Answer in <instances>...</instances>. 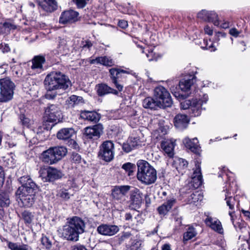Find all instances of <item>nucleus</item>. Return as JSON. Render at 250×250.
<instances>
[{
	"mask_svg": "<svg viewBox=\"0 0 250 250\" xmlns=\"http://www.w3.org/2000/svg\"><path fill=\"white\" fill-rule=\"evenodd\" d=\"M189 121V119L186 115L179 114L175 117L174 124L176 128L179 129H183L187 128Z\"/></svg>",
	"mask_w": 250,
	"mask_h": 250,
	"instance_id": "23",
	"label": "nucleus"
},
{
	"mask_svg": "<svg viewBox=\"0 0 250 250\" xmlns=\"http://www.w3.org/2000/svg\"><path fill=\"white\" fill-rule=\"evenodd\" d=\"M231 189L228 190L226 192L225 200L226 201V203L228 206H229V209L231 211H229V214L230 217V219L232 222L233 221V215L234 214V211H233L234 209V206L235 204L236 200L234 197H233L231 196H230L231 194Z\"/></svg>",
	"mask_w": 250,
	"mask_h": 250,
	"instance_id": "28",
	"label": "nucleus"
},
{
	"mask_svg": "<svg viewBox=\"0 0 250 250\" xmlns=\"http://www.w3.org/2000/svg\"><path fill=\"white\" fill-rule=\"evenodd\" d=\"M85 224L83 220L75 216L67 221V224L59 230L63 239L71 241H77L79 235L84 232Z\"/></svg>",
	"mask_w": 250,
	"mask_h": 250,
	"instance_id": "4",
	"label": "nucleus"
},
{
	"mask_svg": "<svg viewBox=\"0 0 250 250\" xmlns=\"http://www.w3.org/2000/svg\"><path fill=\"white\" fill-rule=\"evenodd\" d=\"M179 167L180 169H185L188 167V162L183 159H179Z\"/></svg>",
	"mask_w": 250,
	"mask_h": 250,
	"instance_id": "47",
	"label": "nucleus"
},
{
	"mask_svg": "<svg viewBox=\"0 0 250 250\" xmlns=\"http://www.w3.org/2000/svg\"><path fill=\"white\" fill-rule=\"evenodd\" d=\"M109 72L112 80V83L115 84V86L119 90V91H121L123 90V85L118 83L117 79L118 77V75L120 73H125L126 72V71L124 70L111 68L109 70Z\"/></svg>",
	"mask_w": 250,
	"mask_h": 250,
	"instance_id": "30",
	"label": "nucleus"
},
{
	"mask_svg": "<svg viewBox=\"0 0 250 250\" xmlns=\"http://www.w3.org/2000/svg\"><path fill=\"white\" fill-rule=\"evenodd\" d=\"M6 161L9 167L12 168L15 166V161L12 156L7 158Z\"/></svg>",
	"mask_w": 250,
	"mask_h": 250,
	"instance_id": "49",
	"label": "nucleus"
},
{
	"mask_svg": "<svg viewBox=\"0 0 250 250\" xmlns=\"http://www.w3.org/2000/svg\"><path fill=\"white\" fill-rule=\"evenodd\" d=\"M92 46V43L89 41H86L85 43L83 44V47H87L89 48Z\"/></svg>",
	"mask_w": 250,
	"mask_h": 250,
	"instance_id": "64",
	"label": "nucleus"
},
{
	"mask_svg": "<svg viewBox=\"0 0 250 250\" xmlns=\"http://www.w3.org/2000/svg\"><path fill=\"white\" fill-rule=\"evenodd\" d=\"M3 26L6 28H8L9 29H14L16 28V26L8 22H5L3 24Z\"/></svg>",
	"mask_w": 250,
	"mask_h": 250,
	"instance_id": "59",
	"label": "nucleus"
},
{
	"mask_svg": "<svg viewBox=\"0 0 250 250\" xmlns=\"http://www.w3.org/2000/svg\"><path fill=\"white\" fill-rule=\"evenodd\" d=\"M74 192L72 189L62 188L60 190L58 193L59 197L64 200H68L71 196L74 195Z\"/></svg>",
	"mask_w": 250,
	"mask_h": 250,
	"instance_id": "35",
	"label": "nucleus"
},
{
	"mask_svg": "<svg viewBox=\"0 0 250 250\" xmlns=\"http://www.w3.org/2000/svg\"><path fill=\"white\" fill-rule=\"evenodd\" d=\"M79 13L73 10L63 12L60 17L59 22L66 24L72 23L78 20Z\"/></svg>",
	"mask_w": 250,
	"mask_h": 250,
	"instance_id": "14",
	"label": "nucleus"
},
{
	"mask_svg": "<svg viewBox=\"0 0 250 250\" xmlns=\"http://www.w3.org/2000/svg\"><path fill=\"white\" fill-rule=\"evenodd\" d=\"M197 17L204 21L212 22L215 26H218L220 25L218 15L214 11L202 10L197 14Z\"/></svg>",
	"mask_w": 250,
	"mask_h": 250,
	"instance_id": "13",
	"label": "nucleus"
},
{
	"mask_svg": "<svg viewBox=\"0 0 250 250\" xmlns=\"http://www.w3.org/2000/svg\"><path fill=\"white\" fill-rule=\"evenodd\" d=\"M154 97L157 101L160 102L162 108L169 107L172 104L169 92L162 86H158L155 88Z\"/></svg>",
	"mask_w": 250,
	"mask_h": 250,
	"instance_id": "8",
	"label": "nucleus"
},
{
	"mask_svg": "<svg viewBox=\"0 0 250 250\" xmlns=\"http://www.w3.org/2000/svg\"><path fill=\"white\" fill-rule=\"evenodd\" d=\"M103 127L100 124L92 126H88L84 129L85 137L88 139H97L103 132Z\"/></svg>",
	"mask_w": 250,
	"mask_h": 250,
	"instance_id": "15",
	"label": "nucleus"
},
{
	"mask_svg": "<svg viewBox=\"0 0 250 250\" xmlns=\"http://www.w3.org/2000/svg\"><path fill=\"white\" fill-rule=\"evenodd\" d=\"M96 90L97 94L99 96H103L109 93H112L115 95H117L118 94V92L117 90L110 87L104 83L97 84L96 86Z\"/></svg>",
	"mask_w": 250,
	"mask_h": 250,
	"instance_id": "27",
	"label": "nucleus"
},
{
	"mask_svg": "<svg viewBox=\"0 0 250 250\" xmlns=\"http://www.w3.org/2000/svg\"><path fill=\"white\" fill-rule=\"evenodd\" d=\"M38 5L47 12H52L58 7L56 0H36Z\"/></svg>",
	"mask_w": 250,
	"mask_h": 250,
	"instance_id": "20",
	"label": "nucleus"
},
{
	"mask_svg": "<svg viewBox=\"0 0 250 250\" xmlns=\"http://www.w3.org/2000/svg\"><path fill=\"white\" fill-rule=\"evenodd\" d=\"M175 202V199L173 197L168 195L166 202L158 208L157 210L159 213L161 215L166 214L171 209Z\"/></svg>",
	"mask_w": 250,
	"mask_h": 250,
	"instance_id": "21",
	"label": "nucleus"
},
{
	"mask_svg": "<svg viewBox=\"0 0 250 250\" xmlns=\"http://www.w3.org/2000/svg\"><path fill=\"white\" fill-rule=\"evenodd\" d=\"M44 129V127L41 126H39L38 128H35L33 130L35 133H36L38 135H39L43 132Z\"/></svg>",
	"mask_w": 250,
	"mask_h": 250,
	"instance_id": "58",
	"label": "nucleus"
},
{
	"mask_svg": "<svg viewBox=\"0 0 250 250\" xmlns=\"http://www.w3.org/2000/svg\"><path fill=\"white\" fill-rule=\"evenodd\" d=\"M67 150L63 146L50 147L44 151L41 155V159L43 162L48 165L57 163L66 155Z\"/></svg>",
	"mask_w": 250,
	"mask_h": 250,
	"instance_id": "6",
	"label": "nucleus"
},
{
	"mask_svg": "<svg viewBox=\"0 0 250 250\" xmlns=\"http://www.w3.org/2000/svg\"><path fill=\"white\" fill-rule=\"evenodd\" d=\"M206 224L216 232L223 234L224 229L221 222L216 218L208 216L205 220Z\"/></svg>",
	"mask_w": 250,
	"mask_h": 250,
	"instance_id": "19",
	"label": "nucleus"
},
{
	"mask_svg": "<svg viewBox=\"0 0 250 250\" xmlns=\"http://www.w3.org/2000/svg\"><path fill=\"white\" fill-rule=\"evenodd\" d=\"M168 193H169L168 192L166 191H164L163 190H162L161 191H159V195L161 197V198H163L164 197H166Z\"/></svg>",
	"mask_w": 250,
	"mask_h": 250,
	"instance_id": "62",
	"label": "nucleus"
},
{
	"mask_svg": "<svg viewBox=\"0 0 250 250\" xmlns=\"http://www.w3.org/2000/svg\"><path fill=\"white\" fill-rule=\"evenodd\" d=\"M197 232L194 228L192 227H189L187 231L184 233L183 235V241L185 243L196 235Z\"/></svg>",
	"mask_w": 250,
	"mask_h": 250,
	"instance_id": "36",
	"label": "nucleus"
},
{
	"mask_svg": "<svg viewBox=\"0 0 250 250\" xmlns=\"http://www.w3.org/2000/svg\"><path fill=\"white\" fill-rule=\"evenodd\" d=\"M183 143L186 147L190 149L192 152L196 154H199L200 147L198 145V141L197 138H194L190 140L188 137H186L184 139Z\"/></svg>",
	"mask_w": 250,
	"mask_h": 250,
	"instance_id": "24",
	"label": "nucleus"
},
{
	"mask_svg": "<svg viewBox=\"0 0 250 250\" xmlns=\"http://www.w3.org/2000/svg\"><path fill=\"white\" fill-rule=\"evenodd\" d=\"M59 44L58 45L60 47L61 46H62L66 44V41L64 39H62L59 37L58 40Z\"/></svg>",
	"mask_w": 250,
	"mask_h": 250,
	"instance_id": "60",
	"label": "nucleus"
},
{
	"mask_svg": "<svg viewBox=\"0 0 250 250\" xmlns=\"http://www.w3.org/2000/svg\"><path fill=\"white\" fill-rule=\"evenodd\" d=\"M176 87L171 86L170 90L174 96L179 100H182L180 102L181 108L184 110L189 109L191 110L190 114L192 116H198L201 113L203 108L202 106L206 104L208 100V95L202 93L199 94L198 97L193 99L191 101L190 100H185L188 96V95L182 94L179 92L175 91Z\"/></svg>",
	"mask_w": 250,
	"mask_h": 250,
	"instance_id": "2",
	"label": "nucleus"
},
{
	"mask_svg": "<svg viewBox=\"0 0 250 250\" xmlns=\"http://www.w3.org/2000/svg\"><path fill=\"white\" fill-rule=\"evenodd\" d=\"M42 243L47 249L51 248L52 246V241L49 238L45 235H43L42 238Z\"/></svg>",
	"mask_w": 250,
	"mask_h": 250,
	"instance_id": "42",
	"label": "nucleus"
},
{
	"mask_svg": "<svg viewBox=\"0 0 250 250\" xmlns=\"http://www.w3.org/2000/svg\"><path fill=\"white\" fill-rule=\"evenodd\" d=\"M46 90L45 97L47 99H54L62 92L67 89L71 85L67 76L60 72H52L48 74L44 81Z\"/></svg>",
	"mask_w": 250,
	"mask_h": 250,
	"instance_id": "1",
	"label": "nucleus"
},
{
	"mask_svg": "<svg viewBox=\"0 0 250 250\" xmlns=\"http://www.w3.org/2000/svg\"><path fill=\"white\" fill-rule=\"evenodd\" d=\"M4 181V173L2 167L0 166V186L2 185Z\"/></svg>",
	"mask_w": 250,
	"mask_h": 250,
	"instance_id": "51",
	"label": "nucleus"
},
{
	"mask_svg": "<svg viewBox=\"0 0 250 250\" xmlns=\"http://www.w3.org/2000/svg\"><path fill=\"white\" fill-rule=\"evenodd\" d=\"M10 201L7 194L0 195V207H7L10 204Z\"/></svg>",
	"mask_w": 250,
	"mask_h": 250,
	"instance_id": "39",
	"label": "nucleus"
},
{
	"mask_svg": "<svg viewBox=\"0 0 250 250\" xmlns=\"http://www.w3.org/2000/svg\"><path fill=\"white\" fill-rule=\"evenodd\" d=\"M175 146L174 141L168 139L163 141L161 144V148L169 157H172L174 155Z\"/></svg>",
	"mask_w": 250,
	"mask_h": 250,
	"instance_id": "25",
	"label": "nucleus"
},
{
	"mask_svg": "<svg viewBox=\"0 0 250 250\" xmlns=\"http://www.w3.org/2000/svg\"><path fill=\"white\" fill-rule=\"evenodd\" d=\"M72 250H87L86 248L81 245H77L73 247Z\"/></svg>",
	"mask_w": 250,
	"mask_h": 250,
	"instance_id": "57",
	"label": "nucleus"
},
{
	"mask_svg": "<svg viewBox=\"0 0 250 250\" xmlns=\"http://www.w3.org/2000/svg\"><path fill=\"white\" fill-rule=\"evenodd\" d=\"M234 225V227L236 228L237 230H240L242 231H243L244 229H246V224L245 222L241 221L236 223V224H234V222H232Z\"/></svg>",
	"mask_w": 250,
	"mask_h": 250,
	"instance_id": "43",
	"label": "nucleus"
},
{
	"mask_svg": "<svg viewBox=\"0 0 250 250\" xmlns=\"http://www.w3.org/2000/svg\"><path fill=\"white\" fill-rule=\"evenodd\" d=\"M114 146L111 141H106L103 143L100 146L98 156L100 159L105 162H110L114 158Z\"/></svg>",
	"mask_w": 250,
	"mask_h": 250,
	"instance_id": "9",
	"label": "nucleus"
},
{
	"mask_svg": "<svg viewBox=\"0 0 250 250\" xmlns=\"http://www.w3.org/2000/svg\"><path fill=\"white\" fill-rule=\"evenodd\" d=\"M205 33L209 36L213 34V30L211 27L207 25L204 27Z\"/></svg>",
	"mask_w": 250,
	"mask_h": 250,
	"instance_id": "52",
	"label": "nucleus"
},
{
	"mask_svg": "<svg viewBox=\"0 0 250 250\" xmlns=\"http://www.w3.org/2000/svg\"><path fill=\"white\" fill-rule=\"evenodd\" d=\"M135 147V145H130L129 143L124 144L123 146V150L126 152H129Z\"/></svg>",
	"mask_w": 250,
	"mask_h": 250,
	"instance_id": "45",
	"label": "nucleus"
},
{
	"mask_svg": "<svg viewBox=\"0 0 250 250\" xmlns=\"http://www.w3.org/2000/svg\"><path fill=\"white\" fill-rule=\"evenodd\" d=\"M0 48H2V51L3 53L8 52L10 50L9 46L7 44H0Z\"/></svg>",
	"mask_w": 250,
	"mask_h": 250,
	"instance_id": "54",
	"label": "nucleus"
},
{
	"mask_svg": "<svg viewBox=\"0 0 250 250\" xmlns=\"http://www.w3.org/2000/svg\"><path fill=\"white\" fill-rule=\"evenodd\" d=\"M20 182L22 186L17 190V195L24 207H30L34 202L37 186L28 176L21 177Z\"/></svg>",
	"mask_w": 250,
	"mask_h": 250,
	"instance_id": "3",
	"label": "nucleus"
},
{
	"mask_svg": "<svg viewBox=\"0 0 250 250\" xmlns=\"http://www.w3.org/2000/svg\"><path fill=\"white\" fill-rule=\"evenodd\" d=\"M80 116L82 119L94 122H98L100 118L99 114L94 111H82Z\"/></svg>",
	"mask_w": 250,
	"mask_h": 250,
	"instance_id": "32",
	"label": "nucleus"
},
{
	"mask_svg": "<svg viewBox=\"0 0 250 250\" xmlns=\"http://www.w3.org/2000/svg\"><path fill=\"white\" fill-rule=\"evenodd\" d=\"M83 98L80 96L72 95L67 100L68 104L72 106L83 102Z\"/></svg>",
	"mask_w": 250,
	"mask_h": 250,
	"instance_id": "37",
	"label": "nucleus"
},
{
	"mask_svg": "<svg viewBox=\"0 0 250 250\" xmlns=\"http://www.w3.org/2000/svg\"><path fill=\"white\" fill-rule=\"evenodd\" d=\"M122 168L127 173L128 176H131L134 171L135 166L131 163H127L123 165Z\"/></svg>",
	"mask_w": 250,
	"mask_h": 250,
	"instance_id": "38",
	"label": "nucleus"
},
{
	"mask_svg": "<svg viewBox=\"0 0 250 250\" xmlns=\"http://www.w3.org/2000/svg\"><path fill=\"white\" fill-rule=\"evenodd\" d=\"M90 63L91 64H101L106 66H111L114 64V62L110 58L104 56L92 59L90 60Z\"/></svg>",
	"mask_w": 250,
	"mask_h": 250,
	"instance_id": "31",
	"label": "nucleus"
},
{
	"mask_svg": "<svg viewBox=\"0 0 250 250\" xmlns=\"http://www.w3.org/2000/svg\"><path fill=\"white\" fill-rule=\"evenodd\" d=\"M220 27L222 28L226 29L229 27V23L228 21H224L220 24Z\"/></svg>",
	"mask_w": 250,
	"mask_h": 250,
	"instance_id": "63",
	"label": "nucleus"
},
{
	"mask_svg": "<svg viewBox=\"0 0 250 250\" xmlns=\"http://www.w3.org/2000/svg\"><path fill=\"white\" fill-rule=\"evenodd\" d=\"M88 0H76V1L78 7L83 8L85 6L87 1Z\"/></svg>",
	"mask_w": 250,
	"mask_h": 250,
	"instance_id": "50",
	"label": "nucleus"
},
{
	"mask_svg": "<svg viewBox=\"0 0 250 250\" xmlns=\"http://www.w3.org/2000/svg\"><path fill=\"white\" fill-rule=\"evenodd\" d=\"M162 250H172L171 245L169 244H164L161 248Z\"/></svg>",
	"mask_w": 250,
	"mask_h": 250,
	"instance_id": "61",
	"label": "nucleus"
},
{
	"mask_svg": "<svg viewBox=\"0 0 250 250\" xmlns=\"http://www.w3.org/2000/svg\"><path fill=\"white\" fill-rule=\"evenodd\" d=\"M20 118L21 121L23 125L26 126H28L29 125L30 120L29 118H26L25 115H21Z\"/></svg>",
	"mask_w": 250,
	"mask_h": 250,
	"instance_id": "46",
	"label": "nucleus"
},
{
	"mask_svg": "<svg viewBox=\"0 0 250 250\" xmlns=\"http://www.w3.org/2000/svg\"><path fill=\"white\" fill-rule=\"evenodd\" d=\"M195 167V169L191 176L190 183L194 188H197L201 186L203 179L200 164L199 163L196 164Z\"/></svg>",
	"mask_w": 250,
	"mask_h": 250,
	"instance_id": "18",
	"label": "nucleus"
},
{
	"mask_svg": "<svg viewBox=\"0 0 250 250\" xmlns=\"http://www.w3.org/2000/svg\"><path fill=\"white\" fill-rule=\"evenodd\" d=\"M14 83L8 78L0 79V102H7L13 97Z\"/></svg>",
	"mask_w": 250,
	"mask_h": 250,
	"instance_id": "7",
	"label": "nucleus"
},
{
	"mask_svg": "<svg viewBox=\"0 0 250 250\" xmlns=\"http://www.w3.org/2000/svg\"><path fill=\"white\" fill-rule=\"evenodd\" d=\"M118 26L122 28L125 29L128 26L127 22L124 20H120L118 22Z\"/></svg>",
	"mask_w": 250,
	"mask_h": 250,
	"instance_id": "53",
	"label": "nucleus"
},
{
	"mask_svg": "<svg viewBox=\"0 0 250 250\" xmlns=\"http://www.w3.org/2000/svg\"><path fill=\"white\" fill-rule=\"evenodd\" d=\"M204 43L205 44V46H202V47L203 48L207 50H209L211 51H214L216 50V48L214 46V43L211 40L208 41L206 40H204Z\"/></svg>",
	"mask_w": 250,
	"mask_h": 250,
	"instance_id": "41",
	"label": "nucleus"
},
{
	"mask_svg": "<svg viewBox=\"0 0 250 250\" xmlns=\"http://www.w3.org/2000/svg\"><path fill=\"white\" fill-rule=\"evenodd\" d=\"M229 33L232 36L236 38L239 36V34L241 33V32L238 31L235 28H232L229 29Z\"/></svg>",
	"mask_w": 250,
	"mask_h": 250,
	"instance_id": "48",
	"label": "nucleus"
},
{
	"mask_svg": "<svg viewBox=\"0 0 250 250\" xmlns=\"http://www.w3.org/2000/svg\"><path fill=\"white\" fill-rule=\"evenodd\" d=\"M130 189L129 186H116L112 190V197L114 200L123 203L126 200V195Z\"/></svg>",
	"mask_w": 250,
	"mask_h": 250,
	"instance_id": "12",
	"label": "nucleus"
},
{
	"mask_svg": "<svg viewBox=\"0 0 250 250\" xmlns=\"http://www.w3.org/2000/svg\"><path fill=\"white\" fill-rule=\"evenodd\" d=\"M119 231V228L116 225L102 224L97 228L98 233L105 236H113Z\"/></svg>",
	"mask_w": 250,
	"mask_h": 250,
	"instance_id": "16",
	"label": "nucleus"
},
{
	"mask_svg": "<svg viewBox=\"0 0 250 250\" xmlns=\"http://www.w3.org/2000/svg\"><path fill=\"white\" fill-rule=\"evenodd\" d=\"M137 179L142 183L149 185L157 179L156 170L147 162L140 160L137 163Z\"/></svg>",
	"mask_w": 250,
	"mask_h": 250,
	"instance_id": "5",
	"label": "nucleus"
},
{
	"mask_svg": "<svg viewBox=\"0 0 250 250\" xmlns=\"http://www.w3.org/2000/svg\"><path fill=\"white\" fill-rule=\"evenodd\" d=\"M45 62L44 57L41 55L35 56L31 60V69L34 73H40L43 71V64Z\"/></svg>",
	"mask_w": 250,
	"mask_h": 250,
	"instance_id": "17",
	"label": "nucleus"
},
{
	"mask_svg": "<svg viewBox=\"0 0 250 250\" xmlns=\"http://www.w3.org/2000/svg\"><path fill=\"white\" fill-rule=\"evenodd\" d=\"M203 199V196L199 191H196L190 194L188 197L187 202L188 204H192L198 206L199 203Z\"/></svg>",
	"mask_w": 250,
	"mask_h": 250,
	"instance_id": "34",
	"label": "nucleus"
},
{
	"mask_svg": "<svg viewBox=\"0 0 250 250\" xmlns=\"http://www.w3.org/2000/svg\"><path fill=\"white\" fill-rule=\"evenodd\" d=\"M143 193L138 188L132 190L130 193V201L131 205L135 208L139 207L143 201Z\"/></svg>",
	"mask_w": 250,
	"mask_h": 250,
	"instance_id": "22",
	"label": "nucleus"
},
{
	"mask_svg": "<svg viewBox=\"0 0 250 250\" xmlns=\"http://www.w3.org/2000/svg\"><path fill=\"white\" fill-rule=\"evenodd\" d=\"M22 218L26 224H30L32 222L34 216L31 212L24 211L22 213Z\"/></svg>",
	"mask_w": 250,
	"mask_h": 250,
	"instance_id": "40",
	"label": "nucleus"
},
{
	"mask_svg": "<svg viewBox=\"0 0 250 250\" xmlns=\"http://www.w3.org/2000/svg\"><path fill=\"white\" fill-rule=\"evenodd\" d=\"M71 159L73 162L76 164L81 163L82 161L81 155L77 153H72Z\"/></svg>",
	"mask_w": 250,
	"mask_h": 250,
	"instance_id": "44",
	"label": "nucleus"
},
{
	"mask_svg": "<svg viewBox=\"0 0 250 250\" xmlns=\"http://www.w3.org/2000/svg\"><path fill=\"white\" fill-rule=\"evenodd\" d=\"M143 106L145 108L156 110L158 108H162L161 103L157 101L155 98L148 97L143 101Z\"/></svg>",
	"mask_w": 250,
	"mask_h": 250,
	"instance_id": "26",
	"label": "nucleus"
},
{
	"mask_svg": "<svg viewBox=\"0 0 250 250\" xmlns=\"http://www.w3.org/2000/svg\"><path fill=\"white\" fill-rule=\"evenodd\" d=\"M75 134V131L73 128H63L58 132L57 137L60 140H66L71 138Z\"/></svg>",
	"mask_w": 250,
	"mask_h": 250,
	"instance_id": "29",
	"label": "nucleus"
},
{
	"mask_svg": "<svg viewBox=\"0 0 250 250\" xmlns=\"http://www.w3.org/2000/svg\"><path fill=\"white\" fill-rule=\"evenodd\" d=\"M62 117V112L59 105L50 104L45 110V119L47 122L55 123L59 122Z\"/></svg>",
	"mask_w": 250,
	"mask_h": 250,
	"instance_id": "10",
	"label": "nucleus"
},
{
	"mask_svg": "<svg viewBox=\"0 0 250 250\" xmlns=\"http://www.w3.org/2000/svg\"><path fill=\"white\" fill-rule=\"evenodd\" d=\"M194 82V77L186 79H184L182 80L179 83V87L183 92H188L190 89L191 86L193 85Z\"/></svg>",
	"mask_w": 250,
	"mask_h": 250,
	"instance_id": "33",
	"label": "nucleus"
},
{
	"mask_svg": "<svg viewBox=\"0 0 250 250\" xmlns=\"http://www.w3.org/2000/svg\"><path fill=\"white\" fill-rule=\"evenodd\" d=\"M148 53H146V57L148 58V60L151 61L153 60V53L152 49H148Z\"/></svg>",
	"mask_w": 250,
	"mask_h": 250,
	"instance_id": "55",
	"label": "nucleus"
},
{
	"mask_svg": "<svg viewBox=\"0 0 250 250\" xmlns=\"http://www.w3.org/2000/svg\"><path fill=\"white\" fill-rule=\"evenodd\" d=\"M125 220L128 221H130L131 222H133V221H134L135 219H137L136 217H135L134 219H133L132 216L130 213H125Z\"/></svg>",
	"mask_w": 250,
	"mask_h": 250,
	"instance_id": "56",
	"label": "nucleus"
},
{
	"mask_svg": "<svg viewBox=\"0 0 250 250\" xmlns=\"http://www.w3.org/2000/svg\"><path fill=\"white\" fill-rule=\"evenodd\" d=\"M40 177L45 182L52 181L62 177V172L53 167H42L39 170Z\"/></svg>",
	"mask_w": 250,
	"mask_h": 250,
	"instance_id": "11",
	"label": "nucleus"
}]
</instances>
